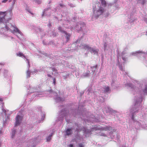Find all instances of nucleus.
<instances>
[{
	"instance_id": "f257e3e1",
	"label": "nucleus",
	"mask_w": 147,
	"mask_h": 147,
	"mask_svg": "<svg viewBox=\"0 0 147 147\" xmlns=\"http://www.w3.org/2000/svg\"><path fill=\"white\" fill-rule=\"evenodd\" d=\"M135 84L136 86H133L131 84L127 83L125 84V86L130 89L134 94H136L137 98L134 105L136 107H137L142 101L144 96L147 94V84H143L140 82L136 81Z\"/></svg>"
},
{
	"instance_id": "f03ea898",
	"label": "nucleus",
	"mask_w": 147,
	"mask_h": 147,
	"mask_svg": "<svg viewBox=\"0 0 147 147\" xmlns=\"http://www.w3.org/2000/svg\"><path fill=\"white\" fill-rule=\"evenodd\" d=\"M93 15L92 17L93 19H96L100 16H102L105 17H108L109 13L106 10L101 7L99 2L97 3L93 6Z\"/></svg>"
},
{
	"instance_id": "7ed1b4c3",
	"label": "nucleus",
	"mask_w": 147,
	"mask_h": 147,
	"mask_svg": "<svg viewBox=\"0 0 147 147\" xmlns=\"http://www.w3.org/2000/svg\"><path fill=\"white\" fill-rule=\"evenodd\" d=\"M5 28L7 30L10 31L13 34H16L17 37L21 39V37L23 35V34L16 25H13L11 24H10L8 26H7L6 24Z\"/></svg>"
},
{
	"instance_id": "20e7f679",
	"label": "nucleus",
	"mask_w": 147,
	"mask_h": 147,
	"mask_svg": "<svg viewBox=\"0 0 147 147\" xmlns=\"http://www.w3.org/2000/svg\"><path fill=\"white\" fill-rule=\"evenodd\" d=\"M112 129V127L109 126H107L104 127H98L96 125H94L90 129H86L85 128H83L82 130L84 131L85 134L87 135L86 136H87L88 134H89L92 131H93L94 130L96 131L98 130H100L102 131H110Z\"/></svg>"
},
{
	"instance_id": "39448f33",
	"label": "nucleus",
	"mask_w": 147,
	"mask_h": 147,
	"mask_svg": "<svg viewBox=\"0 0 147 147\" xmlns=\"http://www.w3.org/2000/svg\"><path fill=\"white\" fill-rule=\"evenodd\" d=\"M131 54L132 55L138 57V58L147 63V61L146 60V57L147 56V52H144L142 51H138L135 52H132Z\"/></svg>"
},
{
	"instance_id": "423d86ee",
	"label": "nucleus",
	"mask_w": 147,
	"mask_h": 147,
	"mask_svg": "<svg viewBox=\"0 0 147 147\" xmlns=\"http://www.w3.org/2000/svg\"><path fill=\"white\" fill-rule=\"evenodd\" d=\"M79 47H80L81 48L85 49H87V51L90 52L91 53L93 54L94 55H98L99 49L96 48L95 47H92L87 45L84 43L82 44Z\"/></svg>"
},
{
	"instance_id": "0eeeda50",
	"label": "nucleus",
	"mask_w": 147,
	"mask_h": 147,
	"mask_svg": "<svg viewBox=\"0 0 147 147\" xmlns=\"http://www.w3.org/2000/svg\"><path fill=\"white\" fill-rule=\"evenodd\" d=\"M137 108H134L133 109H131L130 110V112L132 115L131 119L132 120L134 121L135 124H136V125L137 126L138 128H139L140 127H142V128H145V127L143 125H142L141 123L139 122L138 121H135L134 119V116L135 113L136 111H138Z\"/></svg>"
},
{
	"instance_id": "6e6552de",
	"label": "nucleus",
	"mask_w": 147,
	"mask_h": 147,
	"mask_svg": "<svg viewBox=\"0 0 147 147\" xmlns=\"http://www.w3.org/2000/svg\"><path fill=\"white\" fill-rule=\"evenodd\" d=\"M85 24L83 22L78 23L75 29L77 30L82 31L84 32H87V30L86 29Z\"/></svg>"
},
{
	"instance_id": "1a4fd4ad",
	"label": "nucleus",
	"mask_w": 147,
	"mask_h": 147,
	"mask_svg": "<svg viewBox=\"0 0 147 147\" xmlns=\"http://www.w3.org/2000/svg\"><path fill=\"white\" fill-rule=\"evenodd\" d=\"M29 87H30L28 88L29 90V92H30V93L35 92L36 94V96L38 97V96L42 97L45 96L43 92H39L38 91L36 90H38V89H36L35 88H34L32 87L31 88L30 86H29Z\"/></svg>"
},
{
	"instance_id": "9d476101",
	"label": "nucleus",
	"mask_w": 147,
	"mask_h": 147,
	"mask_svg": "<svg viewBox=\"0 0 147 147\" xmlns=\"http://www.w3.org/2000/svg\"><path fill=\"white\" fill-rule=\"evenodd\" d=\"M51 96H53L54 95L55 97H54L55 101L57 102H59L63 101L64 100V99L63 98H61L57 95V93L55 92H49Z\"/></svg>"
},
{
	"instance_id": "9b49d317",
	"label": "nucleus",
	"mask_w": 147,
	"mask_h": 147,
	"mask_svg": "<svg viewBox=\"0 0 147 147\" xmlns=\"http://www.w3.org/2000/svg\"><path fill=\"white\" fill-rule=\"evenodd\" d=\"M100 136H110V137L111 138H113L115 137L116 136V133L115 132L113 131V132H111L109 134H107L104 133H101L100 134Z\"/></svg>"
},
{
	"instance_id": "f8f14e48",
	"label": "nucleus",
	"mask_w": 147,
	"mask_h": 147,
	"mask_svg": "<svg viewBox=\"0 0 147 147\" xmlns=\"http://www.w3.org/2000/svg\"><path fill=\"white\" fill-rule=\"evenodd\" d=\"M52 11L53 12L52 13H53L54 11H52L51 8H50L45 9L42 15V17L44 16H49L51 15V14Z\"/></svg>"
},
{
	"instance_id": "ddd939ff",
	"label": "nucleus",
	"mask_w": 147,
	"mask_h": 147,
	"mask_svg": "<svg viewBox=\"0 0 147 147\" xmlns=\"http://www.w3.org/2000/svg\"><path fill=\"white\" fill-rule=\"evenodd\" d=\"M58 30L62 34H63V35L66 37L67 41H68L69 39V37L70 36V34H67L65 31L63 30L62 29L61 27H59Z\"/></svg>"
},
{
	"instance_id": "4468645a",
	"label": "nucleus",
	"mask_w": 147,
	"mask_h": 147,
	"mask_svg": "<svg viewBox=\"0 0 147 147\" xmlns=\"http://www.w3.org/2000/svg\"><path fill=\"white\" fill-rule=\"evenodd\" d=\"M7 13V11H0V23H4L3 20L5 19V17Z\"/></svg>"
},
{
	"instance_id": "2eb2a0df",
	"label": "nucleus",
	"mask_w": 147,
	"mask_h": 147,
	"mask_svg": "<svg viewBox=\"0 0 147 147\" xmlns=\"http://www.w3.org/2000/svg\"><path fill=\"white\" fill-rule=\"evenodd\" d=\"M22 117L19 115H18L16 117L15 126L19 125L21 123Z\"/></svg>"
},
{
	"instance_id": "dca6fc26",
	"label": "nucleus",
	"mask_w": 147,
	"mask_h": 147,
	"mask_svg": "<svg viewBox=\"0 0 147 147\" xmlns=\"http://www.w3.org/2000/svg\"><path fill=\"white\" fill-rule=\"evenodd\" d=\"M103 111L105 113H110L113 112V109L107 106H105L102 109Z\"/></svg>"
},
{
	"instance_id": "f3484780",
	"label": "nucleus",
	"mask_w": 147,
	"mask_h": 147,
	"mask_svg": "<svg viewBox=\"0 0 147 147\" xmlns=\"http://www.w3.org/2000/svg\"><path fill=\"white\" fill-rule=\"evenodd\" d=\"M100 1L101 2L102 5L103 6H108L109 7V6H111L113 5V3H111L106 4L105 0H100Z\"/></svg>"
},
{
	"instance_id": "a211bd4d",
	"label": "nucleus",
	"mask_w": 147,
	"mask_h": 147,
	"mask_svg": "<svg viewBox=\"0 0 147 147\" xmlns=\"http://www.w3.org/2000/svg\"><path fill=\"white\" fill-rule=\"evenodd\" d=\"M103 91L104 92L108 93L110 91L109 87L108 86H105L103 87Z\"/></svg>"
},
{
	"instance_id": "6ab92c4d",
	"label": "nucleus",
	"mask_w": 147,
	"mask_h": 147,
	"mask_svg": "<svg viewBox=\"0 0 147 147\" xmlns=\"http://www.w3.org/2000/svg\"><path fill=\"white\" fill-rule=\"evenodd\" d=\"M71 115V114L69 115L67 113H66V114H65L64 115V116L65 117L66 121L68 123H69L70 122L69 119Z\"/></svg>"
},
{
	"instance_id": "aec40b11",
	"label": "nucleus",
	"mask_w": 147,
	"mask_h": 147,
	"mask_svg": "<svg viewBox=\"0 0 147 147\" xmlns=\"http://www.w3.org/2000/svg\"><path fill=\"white\" fill-rule=\"evenodd\" d=\"M72 134V129L71 128H68L66 131V134L67 135L69 136Z\"/></svg>"
},
{
	"instance_id": "412c9836",
	"label": "nucleus",
	"mask_w": 147,
	"mask_h": 147,
	"mask_svg": "<svg viewBox=\"0 0 147 147\" xmlns=\"http://www.w3.org/2000/svg\"><path fill=\"white\" fill-rule=\"evenodd\" d=\"M74 129H75V130L77 131H80L81 130V129L79 127L78 125L76 123L75 124V126Z\"/></svg>"
},
{
	"instance_id": "4be33fe9",
	"label": "nucleus",
	"mask_w": 147,
	"mask_h": 147,
	"mask_svg": "<svg viewBox=\"0 0 147 147\" xmlns=\"http://www.w3.org/2000/svg\"><path fill=\"white\" fill-rule=\"evenodd\" d=\"M41 69H34L33 71H32L31 73L32 74H36L38 73V72H40L41 71Z\"/></svg>"
},
{
	"instance_id": "5701e85b",
	"label": "nucleus",
	"mask_w": 147,
	"mask_h": 147,
	"mask_svg": "<svg viewBox=\"0 0 147 147\" xmlns=\"http://www.w3.org/2000/svg\"><path fill=\"white\" fill-rule=\"evenodd\" d=\"M97 67V65H95L91 67V70H92V74H93L95 72V71L96 69V68Z\"/></svg>"
},
{
	"instance_id": "b1692460",
	"label": "nucleus",
	"mask_w": 147,
	"mask_h": 147,
	"mask_svg": "<svg viewBox=\"0 0 147 147\" xmlns=\"http://www.w3.org/2000/svg\"><path fill=\"white\" fill-rule=\"evenodd\" d=\"M53 134V132L52 131L51 134H49V136L47 138V142L51 140Z\"/></svg>"
},
{
	"instance_id": "393cba45",
	"label": "nucleus",
	"mask_w": 147,
	"mask_h": 147,
	"mask_svg": "<svg viewBox=\"0 0 147 147\" xmlns=\"http://www.w3.org/2000/svg\"><path fill=\"white\" fill-rule=\"evenodd\" d=\"M42 0H32L33 2L36 3L37 4H39L41 3Z\"/></svg>"
},
{
	"instance_id": "a878e982",
	"label": "nucleus",
	"mask_w": 147,
	"mask_h": 147,
	"mask_svg": "<svg viewBox=\"0 0 147 147\" xmlns=\"http://www.w3.org/2000/svg\"><path fill=\"white\" fill-rule=\"evenodd\" d=\"M16 131L14 129L13 130H12L11 135V137L12 138H13L15 136L16 134Z\"/></svg>"
},
{
	"instance_id": "bb28decb",
	"label": "nucleus",
	"mask_w": 147,
	"mask_h": 147,
	"mask_svg": "<svg viewBox=\"0 0 147 147\" xmlns=\"http://www.w3.org/2000/svg\"><path fill=\"white\" fill-rule=\"evenodd\" d=\"M17 55L18 56L22 57H24L25 58H26L25 57L24 55L23 54L21 53H18L17 54Z\"/></svg>"
},
{
	"instance_id": "cd10ccee",
	"label": "nucleus",
	"mask_w": 147,
	"mask_h": 147,
	"mask_svg": "<svg viewBox=\"0 0 147 147\" xmlns=\"http://www.w3.org/2000/svg\"><path fill=\"white\" fill-rule=\"evenodd\" d=\"M108 43L107 42H105L104 45V50L105 51L106 50H107L108 49L107 46L108 45Z\"/></svg>"
},
{
	"instance_id": "c85d7f7f",
	"label": "nucleus",
	"mask_w": 147,
	"mask_h": 147,
	"mask_svg": "<svg viewBox=\"0 0 147 147\" xmlns=\"http://www.w3.org/2000/svg\"><path fill=\"white\" fill-rule=\"evenodd\" d=\"M30 76V72L29 70H27L26 72V77L27 78H29Z\"/></svg>"
},
{
	"instance_id": "c756f323",
	"label": "nucleus",
	"mask_w": 147,
	"mask_h": 147,
	"mask_svg": "<svg viewBox=\"0 0 147 147\" xmlns=\"http://www.w3.org/2000/svg\"><path fill=\"white\" fill-rule=\"evenodd\" d=\"M145 2V1L144 0H138L137 1L138 3H140L142 5L144 4Z\"/></svg>"
},
{
	"instance_id": "7c9ffc66",
	"label": "nucleus",
	"mask_w": 147,
	"mask_h": 147,
	"mask_svg": "<svg viewBox=\"0 0 147 147\" xmlns=\"http://www.w3.org/2000/svg\"><path fill=\"white\" fill-rule=\"evenodd\" d=\"M91 87H89L87 88V92H88V94H90V93H91Z\"/></svg>"
},
{
	"instance_id": "2f4dec72",
	"label": "nucleus",
	"mask_w": 147,
	"mask_h": 147,
	"mask_svg": "<svg viewBox=\"0 0 147 147\" xmlns=\"http://www.w3.org/2000/svg\"><path fill=\"white\" fill-rule=\"evenodd\" d=\"M124 54V52L122 53L121 55L122 59L124 61H125L126 60V58L124 57L123 55Z\"/></svg>"
},
{
	"instance_id": "473e14b6",
	"label": "nucleus",
	"mask_w": 147,
	"mask_h": 147,
	"mask_svg": "<svg viewBox=\"0 0 147 147\" xmlns=\"http://www.w3.org/2000/svg\"><path fill=\"white\" fill-rule=\"evenodd\" d=\"M39 137H38L36 139V138H34V142H33V143H34V142H38L39 141Z\"/></svg>"
},
{
	"instance_id": "72a5a7b5",
	"label": "nucleus",
	"mask_w": 147,
	"mask_h": 147,
	"mask_svg": "<svg viewBox=\"0 0 147 147\" xmlns=\"http://www.w3.org/2000/svg\"><path fill=\"white\" fill-rule=\"evenodd\" d=\"M2 113L3 114H4L5 115H6V110L4 109L3 108H2Z\"/></svg>"
},
{
	"instance_id": "f704fd0d",
	"label": "nucleus",
	"mask_w": 147,
	"mask_h": 147,
	"mask_svg": "<svg viewBox=\"0 0 147 147\" xmlns=\"http://www.w3.org/2000/svg\"><path fill=\"white\" fill-rule=\"evenodd\" d=\"M119 67L120 69V70H121V71H123V68L122 67V66L121 65L119 64Z\"/></svg>"
},
{
	"instance_id": "c9c22d12",
	"label": "nucleus",
	"mask_w": 147,
	"mask_h": 147,
	"mask_svg": "<svg viewBox=\"0 0 147 147\" xmlns=\"http://www.w3.org/2000/svg\"><path fill=\"white\" fill-rule=\"evenodd\" d=\"M8 71L7 70H4L3 72L5 76L7 75V73Z\"/></svg>"
},
{
	"instance_id": "e433bc0d",
	"label": "nucleus",
	"mask_w": 147,
	"mask_h": 147,
	"mask_svg": "<svg viewBox=\"0 0 147 147\" xmlns=\"http://www.w3.org/2000/svg\"><path fill=\"white\" fill-rule=\"evenodd\" d=\"M53 83L54 85L56 84V79L55 78H53Z\"/></svg>"
},
{
	"instance_id": "4c0bfd02",
	"label": "nucleus",
	"mask_w": 147,
	"mask_h": 147,
	"mask_svg": "<svg viewBox=\"0 0 147 147\" xmlns=\"http://www.w3.org/2000/svg\"><path fill=\"white\" fill-rule=\"evenodd\" d=\"M90 71H88V72H87V73H86L85 74H84V76L85 77L88 76L89 74Z\"/></svg>"
},
{
	"instance_id": "58836bf2",
	"label": "nucleus",
	"mask_w": 147,
	"mask_h": 147,
	"mask_svg": "<svg viewBox=\"0 0 147 147\" xmlns=\"http://www.w3.org/2000/svg\"><path fill=\"white\" fill-rule=\"evenodd\" d=\"M12 1H13V5L15 3V2H16V0H8V1L9 2H11Z\"/></svg>"
},
{
	"instance_id": "ea45409f",
	"label": "nucleus",
	"mask_w": 147,
	"mask_h": 147,
	"mask_svg": "<svg viewBox=\"0 0 147 147\" xmlns=\"http://www.w3.org/2000/svg\"><path fill=\"white\" fill-rule=\"evenodd\" d=\"M69 5L71 7H73L75 6V5L72 3H69Z\"/></svg>"
},
{
	"instance_id": "a19ab883",
	"label": "nucleus",
	"mask_w": 147,
	"mask_h": 147,
	"mask_svg": "<svg viewBox=\"0 0 147 147\" xmlns=\"http://www.w3.org/2000/svg\"><path fill=\"white\" fill-rule=\"evenodd\" d=\"M79 147H84V145L82 144H79Z\"/></svg>"
},
{
	"instance_id": "79ce46f5",
	"label": "nucleus",
	"mask_w": 147,
	"mask_h": 147,
	"mask_svg": "<svg viewBox=\"0 0 147 147\" xmlns=\"http://www.w3.org/2000/svg\"><path fill=\"white\" fill-rule=\"evenodd\" d=\"M57 34L56 32H53L52 35L54 36H57Z\"/></svg>"
},
{
	"instance_id": "37998d69",
	"label": "nucleus",
	"mask_w": 147,
	"mask_h": 147,
	"mask_svg": "<svg viewBox=\"0 0 147 147\" xmlns=\"http://www.w3.org/2000/svg\"><path fill=\"white\" fill-rule=\"evenodd\" d=\"M26 61H27V63H28V67H29V66H30V63H29V60H28V59H26Z\"/></svg>"
},
{
	"instance_id": "c03bdc74",
	"label": "nucleus",
	"mask_w": 147,
	"mask_h": 147,
	"mask_svg": "<svg viewBox=\"0 0 147 147\" xmlns=\"http://www.w3.org/2000/svg\"><path fill=\"white\" fill-rule=\"evenodd\" d=\"M8 1V0H3L2 1V2L3 3H5Z\"/></svg>"
},
{
	"instance_id": "a18cd8bd",
	"label": "nucleus",
	"mask_w": 147,
	"mask_h": 147,
	"mask_svg": "<svg viewBox=\"0 0 147 147\" xmlns=\"http://www.w3.org/2000/svg\"><path fill=\"white\" fill-rule=\"evenodd\" d=\"M63 113H62V112H61V113H60V117H64V115H62V116H61V115L62 114H63Z\"/></svg>"
},
{
	"instance_id": "49530a36",
	"label": "nucleus",
	"mask_w": 147,
	"mask_h": 147,
	"mask_svg": "<svg viewBox=\"0 0 147 147\" xmlns=\"http://www.w3.org/2000/svg\"><path fill=\"white\" fill-rule=\"evenodd\" d=\"M69 147H74L73 145L72 144H70L68 146Z\"/></svg>"
},
{
	"instance_id": "de8ad7c7",
	"label": "nucleus",
	"mask_w": 147,
	"mask_h": 147,
	"mask_svg": "<svg viewBox=\"0 0 147 147\" xmlns=\"http://www.w3.org/2000/svg\"><path fill=\"white\" fill-rule=\"evenodd\" d=\"M119 7V5H115V8L116 9H117Z\"/></svg>"
},
{
	"instance_id": "09e8293b",
	"label": "nucleus",
	"mask_w": 147,
	"mask_h": 147,
	"mask_svg": "<svg viewBox=\"0 0 147 147\" xmlns=\"http://www.w3.org/2000/svg\"><path fill=\"white\" fill-rule=\"evenodd\" d=\"M59 5L60 6L62 7H63L64 6V5L63 4H59Z\"/></svg>"
},
{
	"instance_id": "8fccbe9b",
	"label": "nucleus",
	"mask_w": 147,
	"mask_h": 147,
	"mask_svg": "<svg viewBox=\"0 0 147 147\" xmlns=\"http://www.w3.org/2000/svg\"><path fill=\"white\" fill-rule=\"evenodd\" d=\"M44 116H44V115H43V116H42V118H41V120H43L44 118Z\"/></svg>"
},
{
	"instance_id": "3c124183",
	"label": "nucleus",
	"mask_w": 147,
	"mask_h": 147,
	"mask_svg": "<svg viewBox=\"0 0 147 147\" xmlns=\"http://www.w3.org/2000/svg\"><path fill=\"white\" fill-rule=\"evenodd\" d=\"M69 76V75H66L65 76V75H63V76L65 77V78H66V77H67V76Z\"/></svg>"
},
{
	"instance_id": "603ef678",
	"label": "nucleus",
	"mask_w": 147,
	"mask_h": 147,
	"mask_svg": "<svg viewBox=\"0 0 147 147\" xmlns=\"http://www.w3.org/2000/svg\"><path fill=\"white\" fill-rule=\"evenodd\" d=\"M76 42L72 44V47H74L75 45H76Z\"/></svg>"
},
{
	"instance_id": "864d4df0",
	"label": "nucleus",
	"mask_w": 147,
	"mask_h": 147,
	"mask_svg": "<svg viewBox=\"0 0 147 147\" xmlns=\"http://www.w3.org/2000/svg\"><path fill=\"white\" fill-rule=\"evenodd\" d=\"M47 76L49 77H51V76L50 74H47Z\"/></svg>"
},
{
	"instance_id": "5fc2aeb1",
	"label": "nucleus",
	"mask_w": 147,
	"mask_h": 147,
	"mask_svg": "<svg viewBox=\"0 0 147 147\" xmlns=\"http://www.w3.org/2000/svg\"><path fill=\"white\" fill-rule=\"evenodd\" d=\"M2 99L1 98H0V102H1L2 101Z\"/></svg>"
},
{
	"instance_id": "6e6d98bb",
	"label": "nucleus",
	"mask_w": 147,
	"mask_h": 147,
	"mask_svg": "<svg viewBox=\"0 0 147 147\" xmlns=\"http://www.w3.org/2000/svg\"><path fill=\"white\" fill-rule=\"evenodd\" d=\"M117 0H115L114 1V3H115L117 1Z\"/></svg>"
},
{
	"instance_id": "4d7b16f0",
	"label": "nucleus",
	"mask_w": 147,
	"mask_h": 147,
	"mask_svg": "<svg viewBox=\"0 0 147 147\" xmlns=\"http://www.w3.org/2000/svg\"><path fill=\"white\" fill-rule=\"evenodd\" d=\"M2 133V131L1 130H0V134H1Z\"/></svg>"
},
{
	"instance_id": "13d9d810",
	"label": "nucleus",
	"mask_w": 147,
	"mask_h": 147,
	"mask_svg": "<svg viewBox=\"0 0 147 147\" xmlns=\"http://www.w3.org/2000/svg\"><path fill=\"white\" fill-rule=\"evenodd\" d=\"M122 147H127L126 146H125V145H123L122 146Z\"/></svg>"
},
{
	"instance_id": "bf43d9fd",
	"label": "nucleus",
	"mask_w": 147,
	"mask_h": 147,
	"mask_svg": "<svg viewBox=\"0 0 147 147\" xmlns=\"http://www.w3.org/2000/svg\"><path fill=\"white\" fill-rule=\"evenodd\" d=\"M48 26H51V24H48Z\"/></svg>"
},
{
	"instance_id": "052dcab7",
	"label": "nucleus",
	"mask_w": 147,
	"mask_h": 147,
	"mask_svg": "<svg viewBox=\"0 0 147 147\" xmlns=\"http://www.w3.org/2000/svg\"><path fill=\"white\" fill-rule=\"evenodd\" d=\"M71 115H74V116H75V115L74 114V113H71Z\"/></svg>"
},
{
	"instance_id": "680f3d73",
	"label": "nucleus",
	"mask_w": 147,
	"mask_h": 147,
	"mask_svg": "<svg viewBox=\"0 0 147 147\" xmlns=\"http://www.w3.org/2000/svg\"><path fill=\"white\" fill-rule=\"evenodd\" d=\"M28 11V12H29L31 14H33V13H32L30 11Z\"/></svg>"
},
{
	"instance_id": "e2e57ef3",
	"label": "nucleus",
	"mask_w": 147,
	"mask_h": 147,
	"mask_svg": "<svg viewBox=\"0 0 147 147\" xmlns=\"http://www.w3.org/2000/svg\"><path fill=\"white\" fill-rule=\"evenodd\" d=\"M118 63H119V57L118 58Z\"/></svg>"
},
{
	"instance_id": "0e129e2a",
	"label": "nucleus",
	"mask_w": 147,
	"mask_h": 147,
	"mask_svg": "<svg viewBox=\"0 0 147 147\" xmlns=\"http://www.w3.org/2000/svg\"><path fill=\"white\" fill-rule=\"evenodd\" d=\"M146 34L147 36V32H146Z\"/></svg>"
},
{
	"instance_id": "69168bd1",
	"label": "nucleus",
	"mask_w": 147,
	"mask_h": 147,
	"mask_svg": "<svg viewBox=\"0 0 147 147\" xmlns=\"http://www.w3.org/2000/svg\"><path fill=\"white\" fill-rule=\"evenodd\" d=\"M45 55L46 56H47V54H45Z\"/></svg>"
},
{
	"instance_id": "338daca9",
	"label": "nucleus",
	"mask_w": 147,
	"mask_h": 147,
	"mask_svg": "<svg viewBox=\"0 0 147 147\" xmlns=\"http://www.w3.org/2000/svg\"><path fill=\"white\" fill-rule=\"evenodd\" d=\"M9 11L10 12V13H11V11L10 10V11Z\"/></svg>"
},
{
	"instance_id": "774afa93",
	"label": "nucleus",
	"mask_w": 147,
	"mask_h": 147,
	"mask_svg": "<svg viewBox=\"0 0 147 147\" xmlns=\"http://www.w3.org/2000/svg\"><path fill=\"white\" fill-rule=\"evenodd\" d=\"M0 147H1V142H0Z\"/></svg>"
}]
</instances>
